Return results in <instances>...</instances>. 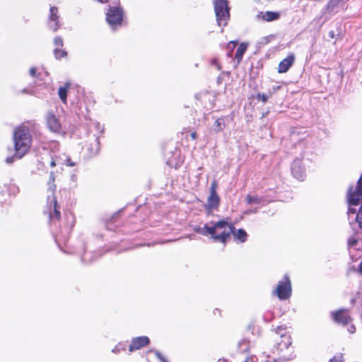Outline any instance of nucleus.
<instances>
[{
    "mask_svg": "<svg viewBox=\"0 0 362 362\" xmlns=\"http://www.w3.org/2000/svg\"><path fill=\"white\" fill-rule=\"evenodd\" d=\"M233 229L234 226L231 223L226 220H221L205 224L203 227H198L195 230L203 235H209L214 241L226 243Z\"/></svg>",
    "mask_w": 362,
    "mask_h": 362,
    "instance_id": "nucleus-1",
    "label": "nucleus"
},
{
    "mask_svg": "<svg viewBox=\"0 0 362 362\" xmlns=\"http://www.w3.org/2000/svg\"><path fill=\"white\" fill-rule=\"evenodd\" d=\"M16 156L21 158L31 146V135L28 128L24 125L17 127L13 133Z\"/></svg>",
    "mask_w": 362,
    "mask_h": 362,
    "instance_id": "nucleus-2",
    "label": "nucleus"
},
{
    "mask_svg": "<svg viewBox=\"0 0 362 362\" xmlns=\"http://www.w3.org/2000/svg\"><path fill=\"white\" fill-rule=\"evenodd\" d=\"M54 180V173L52 171L49 174V180L48 182L47 188L48 194L47 197V207L48 209L49 220L52 223H54L56 221H59L61 216V213L59 210V207L54 197V192L56 190Z\"/></svg>",
    "mask_w": 362,
    "mask_h": 362,
    "instance_id": "nucleus-3",
    "label": "nucleus"
},
{
    "mask_svg": "<svg viewBox=\"0 0 362 362\" xmlns=\"http://www.w3.org/2000/svg\"><path fill=\"white\" fill-rule=\"evenodd\" d=\"M214 5L218 25H226L230 18L228 0H214Z\"/></svg>",
    "mask_w": 362,
    "mask_h": 362,
    "instance_id": "nucleus-4",
    "label": "nucleus"
},
{
    "mask_svg": "<svg viewBox=\"0 0 362 362\" xmlns=\"http://www.w3.org/2000/svg\"><path fill=\"white\" fill-rule=\"evenodd\" d=\"M348 202L349 207L348 209V214H355L356 209L352 208L351 206H357L360 204V201L362 199V174L357 182V185L355 190H353V187H350L347 192Z\"/></svg>",
    "mask_w": 362,
    "mask_h": 362,
    "instance_id": "nucleus-5",
    "label": "nucleus"
},
{
    "mask_svg": "<svg viewBox=\"0 0 362 362\" xmlns=\"http://www.w3.org/2000/svg\"><path fill=\"white\" fill-rule=\"evenodd\" d=\"M274 293L280 300H286L291 296V283L288 275H285L284 279L279 282Z\"/></svg>",
    "mask_w": 362,
    "mask_h": 362,
    "instance_id": "nucleus-6",
    "label": "nucleus"
},
{
    "mask_svg": "<svg viewBox=\"0 0 362 362\" xmlns=\"http://www.w3.org/2000/svg\"><path fill=\"white\" fill-rule=\"evenodd\" d=\"M122 16L123 11L119 6H110L106 13V20L112 28L121 24Z\"/></svg>",
    "mask_w": 362,
    "mask_h": 362,
    "instance_id": "nucleus-7",
    "label": "nucleus"
},
{
    "mask_svg": "<svg viewBox=\"0 0 362 362\" xmlns=\"http://www.w3.org/2000/svg\"><path fill=\"white\" fill-rule=\"evenodd\" d=\"M47 25L49 29L54 32L57 31L61 26L58 8L55 6H51L49 8Z\"/></svg>",
    "mask_w": 362,
    "mask_h": 362,
    "instance_id": "nucleus-8",
    "label": "nucleus"
},
{
    "mask_svg": "<svg viewBox=\"0 0 362 362\" xmlns=\"http://www.w3.org/2000/svg\"><path fill=\"white\" fill-rule=\"evenodd\" d=\"M332 316L336 322L343 325L349 324L352 320V318L349 315V312L346 309H340L332 313Z\"/></svg>",
    "mask_w": 362,
    "mask_h": 362,
    "instance_id": "nucleus-9",
    "label": "nucleus"
},
{
    "mask_svg": "<svg viewBox=\"0 0 362 362\" xmlns=\"http://www.w3.org/2000/svg\"><path fill=\"white\" fill-rule=\"evenodd\" d=\"M291 172L295 178L303 180L305 176V170L302 166V161L300 159L293 160L291 165Z\"/></svg>",
    "mask_w": 362,
    "mask_h": 362,
    "instance_id": "nucleus-10",
    "label": "nucleus"
},
{
    "mask_svg": "<svg viewBox=\"0 0 362 362\" xmlns=\"http://www.w3.org/2000/svg\"><path fill=\"white\" fill-rule=\"evenodd\" d=\"M150 342L148 337L143 336L138 337L132 339L130 346H129V351L132 352L136 350H138L145 346H147Z\"/></svg>",
    "mask_w": 362,
    "mask_h": 362,
    "instance_id": "nucleus-11",
    "label": "nucleus"
},
{
    "mask_svg": "<svg viewBox=\"0 0 362 362\" xmlns=\"http://www.w3.org/2000/svg\"><path fill=\"white\" fill-rule=\"evenodd\" d=\"M295 61V56L293 54H289L286 58L280 62L278 66V72L286 73L288 71L290 67L293 64Z\"/></svg>",
    "mask_w": 362,
    "mask_h": 362,
    "instance_id": "nucleus-12",
    "label": "nucleus"
},
{
    "mask_svg": "<svg viewBox=\"0 0 362 362\" xmlns=\"http://www.w3.org/2000/svg\"><path fill=\"white\" fill-rule=\"evenodd\" d=\"M220 204V198L217 194H210L207 199L206 208L208 211L218 209Z\"/></svg>",
    "mask_w": 362,
    "mask_h": 362,
    "instance_id": "nucleus-13",
    "label": "nucleus"
},
{
    "mask_svg": "<svg viewBox=\"0 0 362 362\" xmlns=\"http://www.w3.org/2000/svg\"><path fill=\"white\" fill-rule=\"evenodd\" d=\"M47 123L49 129L52 132H58L60 129V124L57 118L53 114H49L47 117Z\"/></svg>",
    "mask_w": 362,
    "mask_h": 362,
    "instance_id": "nucleus-14",
    "label": "nucleus"
},
{
    "mask_svg": "<svg viewBox=\"0 0 362 362\" xmlns=\"http://www.w3.org/2000/svg\"><path fill=\"white\" fill-rule=\"evenodd\" d=\"M257 17L259 18H262L263 21L269 22L278 19L279 14L276 12L272 11H267L265 13L261 12L257 15Z\"/></svg>",
    "mask_w": 362,
    "mask_h": 362,
    "instance_id": "nucleus-15",
    "label": "nucleus"
},
{
    "mask_svg": "<svg viewBox=\"0 0 362 362\" xmlns=\"http://www.w3.org/2000/svg\"><path fill=\"white\" fill-rule=\"evenodd\" d=\"M247 43L242 42L238 47L235 55V59L237 60L238 64L241 62L243 57L247 50Z\"/></svg>",
    "mask_w": 362,
    "mask_h": 362,
    "instance_id": "nucleus-16",
    "label": "nucleus"
},
{
    "mask_svg": "<svg viewBox=\"0 0 362 362\" xmlns=\"http://www.w3.org/2000/svg\"><path fill=\"white\" fill-rule=\"evenodd\" d=\"M231 234H233L235 240H239L241 243H244L247 240V234L243 229L235 230V228L234 227L233 231Z\"/></svg>",
    "mask_w": 362,
    "mask_h": 362,
    "instance_id": "nucleus-17",
    "label": "nucleus"
},
{
    "mask_svg": "<svg viewBox=\"0 0 362 362\" xmlns=\"http://www.w3.org/2000/svg\"><path fill=\"white\" fill-rule=\"evenodd\" d=\"M282 339L278 343V349L282 351L284 349H287L291 344V341L289 337L284 336L281 334Z\"/></svg>",
    "mask_w": 362,
    "mask_h": 362,
    "instance_id": "nucleus-18",
    "label": "nucleus"
},
{
    "mask_svg": "<svg viewBox=\"0 0 362 362\" xmlns=\"http://www.w3.org/2000/svg\"><path fill=\"white\" fill-rule=\"evenodd\" d=\"M88 148L89 154L90 156L97 155L100 150V143L98 139H95L93 143Z\"/></svg>",
    "mask_w": 362,
    "mask_h": 362,
    "instance_id": "nucleus-19",
    "label": "nucleus"
},
{
    "mask_svg": "<svg viewBox=\"0 0 362 362\" xmlns=\"http://www.w3.org/2000/svg\"><path fill=\"white\" fill-rule=\"evenodd\" d=\"M69 88V84L66 83L64 86L60 87L58 90L59 96L64 103H66V95Z\"/></svg>",
    "mask_w": 362,
    "mask_h": 362,
    "instance_id": "nucleus-20",
    "label": "nucleus"
},
{
    "mask_svg": "<svg viewBox=\"0 0 362 362\" xmlns=\"http://www.w3.org/2000/svg\"><path fill=\"white\" fill-rule=\"evenodd\" d=\"M225 122L223 118H218L214 123V130L216 132L222 131L225 128Z\"/></svg>",
    "mask_w": 362,
    "mask_h": 362,
    "instance_id": "nucleus-21",
    "label": "nucleus"
},
{
    "mask_svg": "<svg viewBox=\"0 0 362 362\" xmlns=\"http://www.w3.org/2000/svg\"><path fill=\"white\" fill-rule=\"evenodd\" d=\"M261 201L262 199L257 196H251L249 194L246 197V202L248 204H259Z\"/></svg>",
    "mask_w": 362,
    "mask_h": 362,
    "instance_id": "nucleus-22",
    "label": "nucleus"
},
{
    "mask_svg": "<svg viewBox=\"0 0 362 362\" xmlns=\"http://www.w3.org/2000/svg\"><path fill=\"white\" fill-rule=\"evenodd\" d=\"M54 54L56 59H59L66 56V52L59 47H56L54 50Z\"/></svg>",
    "mask_w": 362,
    "mask_h": 362,
    "instance_id": "nucleus-23",
    "label": "nucleus"
},
{
    "mask_svg": "<svg viewBox=\"0 0 362 362\" xmlns=\"http://www.w3.org/2000/svg\"><path fill=\"white\" fill-rule=\"evenodd\" d=\"M238 346L240 352H245L249 349V342L245 339H243L239 342Z\"/></svg>",
    "mask_w": 362,
    "mask_h": 362,
    "instance_id": "nucleus-24",
    "label": "nucleus"
},
{
    "mask_svg": "<svg viewBox=\"0 0 362 362\" xmlns=\"http://www.w3.org/2000/svg\"><path fill=\"white\" fill-rule=\"evenodd\" d=\"M238 44V41H230L227 45V49H228V52L227 54L228 57H232V52L235 49V46Z\"/></svg>",
    "mask_w": 362,
    "mask_h": 362,
    "instance_id": "nucleus-25",
    "label": "nucleus"
},
{
    "mask_svg": "<svg viewBox=\"0 0 362 362\" xmlns=\"http://www.w3.org/2000/svg\"><path fill=\"white\" fill-rule=\"evenodd\" d=\"M272 93L269 92L268 94L265 93H257L256 98L265 103L268 99L272 96Z\"/></svg>",
    "mask_w": 362,
    "mask_h": 362,
    "instance_id": "nucleus-26",
    "label": "nucleus"
},
{
    "mask_svg": "<svg viewBox=\"0 0 362 362\" xmlns=\"http://www.w3.org/2000/svg\"><path fill=\"white\" fill-rule=\"evenodd\" d=\"M66 156L67 155L65 153H60L58 156H54L57 160L58 165H60V164L64 165V163L66 162L65 158H66Z\"/></svg>",
    "mask_w": 362,
    "mask_h": 362,
    "instance_id": "nucleus-27",
    "label": "nucleus"
},
{
    "mask_svg": "<svg viewBox=\"0 0 362 362\" xmlns=\"http://www.w3.org/2000/svg\"><path fill=\"white\" fill-rule=\"evenodd\" d=\"M77 180H78V177L76 174H72L70 176V181H71V183H70V187H76V185H77Z\"/></svg>",
    "mask_w": 362,
    "mask_h": 362,
    "instance_id": "nucleus-28",
    "label": "nucleus"
},
{
    "mask_svg": "<svg viewBox=\"0 0 362 362\" xmlns=\"http://www.w3.org/2000/svg\"><path fill=\"white\" fill-rule=\"evenodd\" d=\"M54 45L56 47H62L63 46V40L60 36H57L54 39Z\"/></svg>",
    "mask_w": 362,
    "mask_h": 362,
    "instance_id": "nucleus-29",
    "label": "nucleus"
},
{
    "mask_svg": "<svg viewBox=\"0 0 362 362\" xmlns=\"http://www.w3.org/2000/svg\"><path fill=\"white\" fill-rule=\"evenodd\" d=\"M66 162L64 163L65 165L69 166V167H74L76 165V163L72 161L71 158L69 156H66V158H65Z\"/></svg>",
    "mask_w": 362,
    "mask_h": 362,
    "instance_id": "nucleus-30",
    "label": "nucleus"
},
{
    "mask_svg": "<svg viewBox=\"0 0 362 362\" xmlns=\"http://www.w3.org/2000/svg\"><path fill=\"white\" fill-rule=\"evenodd\" d=\"M124 349H125L124 346H123L122 344H119L112 349V352L117 354L121 350H124Z\"/></svg>",
    "mask_w": 362,
    "mask_h": 362,
    "instance_id": "nucleus-31",
    "label": "nucleus"
},
{
    "mask_svg": "<svg viewBox=\"0 0 362 362\" xmlns=\"http://www.w3.org/2000/svg\"><path fill=\"white\" fill-rule=\"evenodd\" d=\"M341 0H330L329 4H328V7L330 8H333V7H335L337 6L339 2L341 1Z\"/></svg>",
    "mask_w": 362,
    "mask_h": 362,
    "instance_id": "nucleus-32",
    "label": "nucleus"
},
{
    "mask_svg": "<svg viewBox=\"0 0 362 362\" xmlns=\"http://www.w3.org/2000/svg\"><path fill=\"white\" fill-rule=\"evenodd\" d=\"M155 354L156 357L161 361V362H168L165 358L158 351H155Z\"/></svg>",
    "mask_w": 362,
    "mask_h": 362,
    "instance_id": "nucleus-33",
    "label": "nucleus"
},
{
    "mask_svg": "<svg viewBox=\"0 0 362 362\" xmlns=\"http://www.w3.org/2000/svg\"><path fill=\"white\" fill-rule=\"evenodd\" d=\"M211 65L216 66L218 70L221 69V66L218 64L216 58H214L211 62Z\"/></svg>",
    "mask_w": 362,
    "mask_h": 362,
    "instance_id": "nucleus-34",
    "label": "nucleus"
},
{
    "mask_svg": "<svg viewBox=\"0 0 362 362\" xmlns=\"http://www.w3.org/2000/svg\"><path fill=\"white\" fill-rule=\"evenodd\" d=\"M216 182H213L211 183V187H210V194H217L216 193Z\"/></svg>",
    "mask_w": 362,
    "mask_h": 362,
    "instance_id": "nucleus-35",
    "label": "nucleus"
},
{
    "mask_svg": "<svg viewBox=\"0 0 362 362\" xmlns=\"http://www.w3.org/2000/svg\"><path fill=\"white\" fill-rule=\"evenodd\" d=\"M257 360V357L255 356H250V358H247L245 359L243 362H255Z\"/></svg>",
    "mask_w": 362,
    "mask_h": 362,
    "instance_id": "nucleus-36",
    "label": "nucleus"
},
{
    "mask_svg": "<svg viewBox=\"0 0 362 362\" xmlns=\"http://www.w3.org/2000/svg\"><path fill=\"white\" fill-rule=\"evenodd\" d=\"M356 243H357V240L354 238H350L348 240V244H349V245H351V246L355 245L356 244Z\"/></svg>",
    "mask_w": 362,
    "mask_h": 362,
    "instance_id": "nucleus-37",
    "label": "nucleus"
},
{
    "mask_svg": "<svg viewBox=\"0 0 362 362\" xmlns=\"http://www.w3.org/2000/svg\"><path fill=\"white\" fill-rule=\"evenodd\" d=\"M57 165H58V163H57V160L56 158H55V157H54V158H52V160H51V162H50V166H51V167H54V166H56Z\"/></svg>",
    "mask_w": 362,
    "mask_h": 362,
    "instance_id": "nucleus-38",
    "label": "nucleus"
},
{
    "mask_svg": "<svg viewBox=\"0 0 362 362\" xmlns=\"http://www.w3.org/2000/svg\"><path fill=\"white\" fill-rule=\"evenodd\" d=\"M35 73H36V69L35 67H32L30 69V74L32 76H35Z\"/></svg>",
    "mask_w": 362,
    "mask_h": 362,
    "instance_id": "nucleus-39",
    "label": "nucleus"
},
{
    "mask_svg": "<svg viewBox=\"0 0 362 362\" xmlns=\"http://www.w3.org/2000/svg\"><path fill=\"white\" fill-rule=\"evenodd\" d=\"M13 157H8L6 159V162L7 163H11L13 162Z\"/></svg>",
    "mask_w": 362,
    "mask_h": 362,
    "instance_id": "nucleus-40",
    "label": "nucleus"
},
{
    "mask_svg": "<svg viewBox=\"0 0 362 362\" xmlns=\"http://www.w3.org/2000/svg\"><path fill=\"white\" fill-rule=\"evenodd\" d=\"M329 36L331 38H334L335 37V33H334V31H333V30L329 31Z\"/></svg>",
    "mask_w": 362,
    "mask_h": 362,
    "instance_id": "nucleus-41",
    "label": "nucleus"
},
{
    "mask_svg": "<svg viewBox=\"0 0 362 362\" xmlns=\"http://www.w3.org/2000/svg\"><path fill=\"white\" fill-rule=\"evenodd\" d=\"M190 136H191V138L193 140L196 139H197V134H196V132H192L191 134H190Z\"/></svg>",
    "mask_w": 362,
    "mask_h": 362,
    "instance_id": "nucleus-42",
    "label": "nucleus"
},
{
    "mask_svg": "<svg viewBox=\"0 0 362 362\" xmlns=\"http://www.w3.org/2000/svg\"><path fill=\"white\" fill-rule=\"evenodd\" d=\"M71 226H67L65 228V233L66 235H68L71 231Z\"/></svg>",
    "mask_w": 362,
    "mask_h": 362,
    "instance_id": "nucleus-43",
    "label": "nucleus"
},
{
    "mask_svg": "<svg viewBox=\"0 0 362 362\" xmlns=\"http://www.w3.org/2000/svg\"><path fill=\"white\" fill-rule=\"evenodd\" d=\"M355 327L354 326H351L350 329H349V331L351 332V333H354L355 332Z\"/></svg>",
    "mask_w": 362,
    "mask_h": 362,
    "instance_id": "nucleus-44",
    "label": "nucleus"
},
{
    "mask_svg": "<svg viewBox=\"0 0 362 362\" xmlns=\"http://www.w3.org/2000/svg\"><path fill=\"white\" fill-rule=\"evenodd\" d=\"M358 272L362 274V262L360 263L358 267Z\"/></svg>",
    "mask_w": 362,
    "mask_h": 362,
    "instance_id": "nucleus-45",
    "label": "nucleus"
},
{
    "mask_svg": "<svg viewBox=\"0 0 362 362\" xmlns=\"http://www.w3.org/2000/svg\"><path fill=\"white\" fill-rule=\"evenodd\" d=\"M218 362H229V361L228 360H226V359L223 358V359H219L218 361Z\"/></svg>",
    "mask_w": 362,
    "mask_h": 362,
    "instance_id": "nucleus-46",
    "label": "nucleus"
},
{
    "mask_svg": "<svg viewBox=\"0 0 362 362\" xmlns=\"http://www.w3.org/2000/svg\"><path fill=\"white\" fill-rule=\"evenodd\" d=\"M98 1L100 2V3H105L107 1V0H97Z\"/></svg>",
    "mask_w": 362,
    "mask_h": 362,
    "instance_id": "nucleus-47",
    "label": "nucleus"
},
{
    "mask_svg": "<svg viewBox=\"0 0 362 362\" xmlns=\"http://www.w3.org/2000/svg\"><path fill=\"white\" fill-rule=\"evenodd\" d=\"M279 88H280L279 86L274 87V88H273V90H278Z\"/></svg>",
    "mask_w": 362,
    "mask_h": 362,
    "instance_id": "nucleus-48",
    "label": "nucleus"
},
{
    "mask_svg": "<svg viewBox=\"0 0 362 362\" xmlns=\"http://www.w3.org/2000/svg\"><path fill=\"white\" fill-rule=\"evenodd\" d=\"M250 212H251L250 211H246V212H245V214H250Z\"/></svg>",
    "mask_w": 362,
    "mask_h": 362,
    "instance_id": "nucleus-49",
    "label": "nucleus"
}]
</instances>
